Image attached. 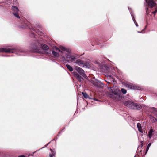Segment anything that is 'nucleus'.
Returning a JSON list of instances; mask_svg holds the SVG:
<instances>
[{
    "label": "nucleus",
    "mask_w": 157,
    "mask_h": 157,
    "mask_svg": "<svg viewBox=\"0 0 157 157\" xmlns=\"http://www.w3.org/2000/svg\"><path fill=\"white\" fill-rule=\"evenodd\" d=\"M154 110L153 111V113L154 114L156 117H157V109L154 108Z\"/></svg>",
    "instance_id": "21"
},
{
    "label": "nucleus",
    "mask_w": 157,
    "mask_h": 157,
    "mask_svg": "<svg viewBox=\"0 0 157 157\" xmlns=\"http://www.w3.org/2000/svg\"><path fill=\"white\" fill-rule=\"evenodd\" d=\"M134 103H133V102L129 101H125L124 103V105L133 109V107Z\"/></svg>",
    "instance_id": "10"
},
{
    "label": "nucleus",
    "mask_w": 157,
    "mask_h": 157,
    "mask_svg": "<svg viewBox=\"0 0 157 157\" xmlns=\"http://www.w3.org/2000/svg\"><path fill=\"white\" fill-rule=\"evenodd\" d=\"M2 56H5V57H7V56H7L6 55H2Z\"/></svg>",
    "instance_id": "32"
},
{
    "label": "nucleus",
    "mask_w": 157,
    "mask_h": 157,
    "mask_svg": "<svg viewBox=\"0 0 157 157\" xmlns=\"http://www.w3.org/2000/svg\"><path fill=\"white\" fill-rule=\"evenodd\" d=\"M133 109L140 110L141 108V106L140 104L134 103L133 106Z\"/></svg>",
    "instance_id": "14"
},
{
    "label": "nucleus",
    "mask_w": 157,
    "mask_h": 157,
    "mask_svg": "<svg viewBox=\"0 0 157 157\" xmlns=\"http://www.w3.org/2000/svg\"><path fill=\"white\" fill-rule=\"evenodd\" d=\"M146 2L148 3V5L151 8L154 6L156 3L153 0H145Z\"/></svg>",
    "instance_id": "12"
},
{
    "label": "nucleus",
    "mask_w": 157,
    "mask_h": 157,
    "mask_svg": "<svg viewBox=\"0 0 157 157\" xmlns=\"http://www.w3.org/2000/svg\"><path fill=\"white\" fill-rule=\"evenodd\" d=\"M148 8H147V10H146V12H147V14L148 13V12H147V11H148Z\"/></svg>",
    "instance_id": "35"
},
{
    "label": "nucleus",
    "mask_w": 157,
    "mask_h": 157,
    "mask_svg": "<svg viewBox=\"0 0 157 157\" xmlns=\"http://www.w3.org/2000/svg\"><path fill=\"white\" fill-rule=\"evenodd\" d=\"M52 52L53 55L55 56H59V54L57 53L56 52L52 50Z\"/></svg>",
    "instance_id": "20"
},
{
    "label": "nucleus",
    "mask_w": 157,
    "mask_h": 157,
    "mask_svg": "<svg viewBox=\"0 0 157 157\" xmlns=\"http://www.w3.org/2000/svg\"><path fill=\"white\" fill-rule=\"evenodd\" d=\"M135 25H136L137 26V27H138V24H137V23L136 22V23H135Z\"/></svg>",
    "instance_id": "34"
},
{
    "label": "nucleus",
    "mask_w": 157,
    "mask_h": 157,
    "mask_svg": "<svg viewBox=\"0 0 157 157\" xmlns=\"http://www.w3.org/2000/svg\"><path fill=\"white\" fill-rule=\"evenodd\" d=\"M12 12V14L15 17L17 18H19L20 16L18 13L19 10L16 6H13L11 8Z\"/></svg>",
    "instance_id": "7"
},
{
    "label": "nucleus",
    "mask_w": 157,
    "mask_h": 157,
    "mask_svg": "<svg viewBox=\"0 0 157 157\" xmlns=\"http://www.w3.org/2000/svg\"><path fill=\"white\" fill-rule=\"evenodd\" d=\"M13 4H14L17 5V0H13Z\"/></svg>",
    "instance_id": "25"
},
{
    "label": "nucleus",
    "mask_w": 157,
    "mask_h": 157,
    "mask_svg": "<svg viewBox=\"0 0 157 157\" xmlns=\"http://www.w3.org/2000/svg\"><path fill=\"white\" fill-rule=\"evenodd\" d=\"M149 147H148V146L147 147V149H146V152H147V151H148Z\"/></svg>",
    "instance_id": "29"
},
{
    "label": "nucleus",
    "mask_w": 157,
    "mask_h": 157,
    "mask_svg": "<svg viewBox=\"0 0 157 157\" xmlns=\"http://www.w3.org/2000/svg\"><path fill=\"white\" fill-rule=\"evenodd\" d=\"M138 33H140V32H139V31H138Z\"/></svg>",
    "instance_id": "39"
},
{
    "label": "nucleus",
    "mask_w": 157,
    "mask_h": 157,
    "mask_svg": "<svg viewBox=\"0 0 157 157\" xmlns=\"http://www.w3.org/2000/svg\"><path fill=\"white\" fill-rule=\"evenodd\" d=\"M6 52L14 53L18 56H25L27 55V51L20 47H16L14 48H0V53Z\"/></svg>",
    "instance_id": "3"
},
{
    "label": "nucleus",
    "mask_w": 157,
    "mask_h": 157,
    "mask_svg": "<svg viewBox=\"0 0 157 157\" xmlns=\"http://www.w3.org/2000/svg\"><path fill=\"white\" fill-rule=\"evenodd\" d=\"M76 63L78 64L81 67H84V63L83 61L78 59L76 61Z\"/></svg>",
    "instance_id": "16"
},
{
    "label": "nucleus",
    "mask_w": 157,
    "mask_h": 157,
    "mask_svg": "<svg viewBox=\"0 0 157 157\" xmlns=\"http://www.w3.org/2000/svg\"><path fill=\"white\" fill-rule=\"evenodd\" d=\"M76 69L78 72L85 78H87V76L84 73V70L79 67H76Z\"/></svg>",
    "instance_id": "9"
},
{
    "label": "nucleus",
    "mask_w": 157,
    "mask_h": 157,
    "mask_svg": "<svg viewBox=\"0 0 157 157\" xmlns=\"http://www.w3.org/2000/svg\"><path fill=\"white\" fill-rule=\"evenodd\" d=\"M82 94L83 95V96H84L85 98H88V95L86 93L82 92Z\"/></svg>",
    "instance_id": "23"
},
{
    "label": "nucleus",
    "mask_w": 157,
    "mask_h": 157,
    "mask_svg": "<svg viewBox=\"0 0 157 157\" xmlns=\"http://www.w3.org/2000/svg\"><path fill=\"white\" fill-rule=\"evenodd\" d=\"M18 19H19L18 21V27L19 28L21 29L30 28L29 26V23L23 17H20V18Z\"/></svg>",
    "instance_id": "4"
},
{
    "label": "nucleus",
    "mask_w": 157,
    "mask_h": 157,
    "mask_svg": "<svg viewBox=\"0 0 157 157\" xmlns=\"http://www.w3.org/2000/svg\"><path fill=\"white\" fill-rule=\"evenodd\" d=\"M111 97L113 99L116 100H119L121 99L122 97L120 90L117 89L116 90L113 92L112 95H111Z\"/></svg>",
    "instance_id": "5"
},
{
    "label": "nucleus",
    "mask_w": 157,
    "mask_h": 157,
    "mask_svg": "<svg viewBox=\"0 0 157 157\" xmlns=\"http://www.w3.org/2000/svg\"><path fill=\"white\" fill-rule=\"evenodd\" d=\"M44 148V147H43L42 148Z\"/></svg>",
    "instance_id": "40"
},
{
    "label": "nucleus",
    "mask_w": 157,
    "mask_h": 157,
    "mask_svg": "<svg viewBox=\"0 0 157 157\" xmlns=\"http://www.w3.org/2000/svg\"><path fill=\"white\" fill-rule=\"evenodd\" d=\"M30 36L33 38L29 46V48L31 52L40 53L41 52V51L42 50L44 51V52L48 54H51V50L48 46L43 44L41 39L37 38V36L34 32H32Z\"/></svg>",
    "instance_id": "1"
},
{
    "label": "nucleus",
    "mask_w": 157,
    "mask_h": 157,
    "mask_svg": "<svg viewBox=\"0 0 157 157\" xmlns=\"http://www.w3.org/2000/svg\"><path fill=\"white\" fill-rule=\"evenodd\" d=\"M36 27L40 28L41 27V25L40 24L38 23L36 25Z\"/></svg>",
    "instance_id": "24"
},
{
    "label": "nucleus",
    "mask_w": 157,
    "mask_h": 157,
    "mask_svg": "<svg viewBox=\"0 0 157 157\" xmlns=\"http://www.w3.org/2000/svg\"><path fill=\"white\" fill-rule=\"evenodd\" d=\"M35 152H36V151H35V152H33V153H32V154L31 155H33L34 154V153H35Z\"/></svg>",
    "instance_id": "33"
},
{
    "label": "nucleus",
    "mask_w": 157,
    "mask_h": 157,
    "mask_svg": "<svg viewBox=\"0 0 157 157\" xmlns=\"http://www.w3.org/2000/svg\"><path fill=\"white\" fill-rule=\"evenodd\" d=\"M157 12V10H155L154 11L152 12L153 14H155Z\"/></svg>",
    "instance_id": "26"
},
{
    "label": "nucleus",
    "mask_w": 157,
    "mask_h": 157,
    "mask_svg": "<svg viewBox=\"0 0 157 157\" xmlns=\"http://www.w3.org/2000/svg\"><path fill=\"white\" fill-rule=\"evenodd\" d=\"M151 143H149L148 145V147H150L151 146Z\"/></svg>",
    "instance_id": "31"
},
{
    "label": "nucleus",
    "mask_w": 157,
    "mask_h": 157,
    "mask_svg": "<svg viewBox=\"0 0 157 157\" xmlns=\"http://www.w3.org/2000/svg\"><path fill=\"white\" fill-rule=\"evenodd\" d=\"M121 91L123 94H125L127 92L126 90L124 88H122L121 89Z\"/></svg>",
    "instance_id": "22"
},
{
    "label": "nucleus",
    "mask_w": 157,
    "mask_h": 157,
    "mask_svg": "<svg viewBox=\"0 0 157 157\" xmlns=\"http://www.w3.org/2000/svg\"><path fill=\"white\" fill-rule=\"evenodd\" d=\"M50 143V142L48 144H47L46 145H45V147H46Z\"/></svg>",
    "instance_id": "36"
},
{
    "label": "nucleus",
    "mask_w": 157,
    "mask_h": 157,
    "mask_svg": "<svg viewBox=\"0 0 157 157\" xmlns=\"http://www.w3.org/2000/svg\"><path fill=\"white\" fill-rule=\"evenodd\" d=\"M125 86L126 87L131 89L139 90L141 89L140 87L131 84L126 83Z\"/></svg>",
    "instance_id": "8"
},
{
    "label": "nucleus",
    "mask_w": 157,
    "mask_h": 157,
    "mask_svg": "<svg viewBox=\"0 0 157 157\" xmlns=\"http://www.w3.org/2000/svg\"><path fill=\"white\" fill-rule=\"evenodd\" d=\"M134 157H136L135 156Z\"/></svg>",
    "instance_id": "41"
},
{
    "label": "nucleus",
    "mask_w": 157,
    "mask_h": 157,
    "mask_svg": "<svg viewBox=\"0 0 157 157\" xmlns=\"http://www.w3.org/2000/svg\"><path fill=\"white\" fill-rule=\"evenodd\" d=\"M50 150L51 151V152L49 154V157H55V153L54 151H53L52 149L51 148L50 149Z\"/></svg>",
    "instance_id": "18"
},
{
    "label": "nucleus",
    "mask_w": 157,
    "mask_h": 157,
    "mask_svg": "<svg viewBox=\"0 0 157 157\" xmlns=\"http://www.w3.org/2000/svg\"><path fill=\"white\" fill-rule=\"evenodd\" d=\"M84 65L86 68H90L91 66V63L90 62H86L84 63Z\"/></svg>",
    "instance_id": "17"
},
{
    "label": "nucleus",
    "mask_w": 157,
    "mask_h": 157,
    "mask_svg": "<svg viewBox=\"0 0 157 157\" xmlns=\"http://www.w3.org/2000/svg\"><path fill=\"white\" fill-rule=\"evenodd\" d=\"M55 63L57 64H58V63H57L55 62Z\"/></svg>",
    "instance_id": "38"
},
{
    "label": "nucleus",
    "mask_w": 157,
    "mask_h": 157,
    "mask_svg": "<svg viewBox=\"0 0 157 157\" xmlns=\"http://www.w3.org/2000/svg\"><path fill=\"white\" fill-rule=\"evenodd\" d=\"M2 3V2H0V4Z\"/></svg>",
    "instance_id": "37"
},
{
    "label": "nucleus",
    "mask_w": 157,
    "mask_h": 157,
    "mask_svg": "<svg viewBox=\"0 0 157 157\" xmlns=\"http://www.w3.org/2000/svg\"><path fill=\"white\" fill-rule=\"evenodd\" d=\"M73 75L79 82H81L83 81V79L80 75H79L77 72H73Z\"/></svg>",
    "instance_id": "11"
},
{
    "label": "nucleus",
    "mask_w": 157,
    "mask_h": 157,
    "mask_svg": "<svg viewBox=\"0 0 157 157\" xmlns=\"http://www.w3.org/2000/svg\"><path fill=\"white\" fill-rule=\"evenodd\" d=\"M149 147H148V146L147 147V149H146V152H147V151H148Z\"/></svg>",
    "instance_id": "30"
},
{
    "label": "nucleus",
    "mask_w": 157,
    "mask_h": 157,
    "mask_svg": "<svg viewBox=\"0 0 157 157\" xmlns=\"http://www.w3.org/2000/svg\"><path fill=\"white\" fill-rule=\"evenodd\" d=\"M153 122H156L157 121V119L156 118H154L153 120Z\"/></svg>",
    "instance_id": "27"
},
{
    "label": "nucleus",
    "mask_w": 157,
    "mask_h": 157,
    "mask_svg": "<svg viewBox=\"0 0 157 157\" xmlns=\"http://www.w3.org/2000/svg\"><path fill=\"white\" fill-rule=\"evenodd\" d=\"M137 127L139 131L141 133H143L144 131V128L141 126V124L138 123L137 124Z\"/></svg>",
    "instance_id": "13"
},
{
    "label": "nucleus",
    "mask_w": 157,
    "mask_h": 157,
    "mask_svg": "<svg viewBox=\"0 0 157 157\" xmlns=\"http://www.w3.org/2000/svg\"><path fill=\"white\" fill-rule=\"evenodd\" d=\"M61 60L70 61L72 62L75 61L76 56L71 55V50L62 46H59V58Z\"/></svg>",
    "instance_id": "2"
},
{
    "label": "nucleus",
    "mask_w": 157,
    "mask_h": 157,
    "mask_svg": "<svg viewBox=\"0 0 157 157\" xmlns=\"http://www.w3.org/2000/svg\"><path fill=\"white\" fill-rule=\"evenodd\" d=\"M66 66L68 68V69L70 71H72L73 70V68L70 65L68 64H66Z\"/></svg>",
    "instance_id": "19"
},
{
    "label": "nucleus",
    "mask_w": 157,
    "mask_h": 157,
    "mask_svg": "<svg viewBox=\"0 0 157 157\" xmlns=\"http://www.w3.org/2000/svg\"><path fill=\"white\" fill-rule=\"evenodd\" d=\"M18 157H25V156L24 155H21L20 156H19Z\"/></svg>",
    "instance_id": "28"
},
{
    "label": "nucleus",
    "mask_w": 157,
    "mask_h": 157,
    "mask_svg": "<svg viewBox=\"0 0 157 157\" xmlns=\"http://www.w3.org/2000/svg\"><path fill=\"white\" fill-rule=\"evenodd\" d=\"M148 137L150 139L154 140L157 137V132L154 129H151L148 132Z\"/></svg>",
    "instance_id": "6"
},
{
    "label": "nucleus",
    "mask_w": 157,
    "mask_h": 157,
    "mask_svg": "<svg viewBox=\"0 0 157 157\" xmlns=\"http://www.w3.org/2000/svg\"><path fill=\"white\" fill-rule=\"evenodd\" d=\"M31 29L35 32L38 35L40 36H42L43 34V32L41 31H40L39 29H36V28H32Z\"/></svg>",
    "instance_id": "15"
}]
</instances>
